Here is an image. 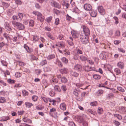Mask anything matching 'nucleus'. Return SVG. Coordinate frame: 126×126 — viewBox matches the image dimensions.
<instances>
[{
    "label": "nucleus",
    "mask_w": 126,
    "mask_h": 126,
    "mask_svg": "<svg viewBox=\"0 0 126 126\" xmlns=\"http://www.w3.org/2000/svg\"><path fill=\"white\" fill-rule=\"evenodd\" d=\"M71 34L73 36L74 38H76L78 37L79 34L76 31L73 30L71 31Z\"/></svg>",
    "instance_id": "obj_8"
},
{
    "label": "nucleus",
    "mask_w": 126,
    "mask_h": 126,
    "mask_svg": "<svg viewBox=\"0 0 126 126\" xmlns=\"http://www.w3.org/2000/svg\"><path fill=\"white\" fill-rule=\"evenodd\" d=\"M32 13L35 15H37V19L41 22H43L44 19L45 17L41 14L38 11H33Z\"/></svg>",
    "instance_id": "obj_1"
},
{
    "label": "nucleus",
    "mask_w": 126,
    "mask_h": 126,
    "mask_svg": "<svg viewBox=\"0 0 126 126\" xmlns=\"http://www.w3.org/2000/svg\"><path fill=\"white\" fill-rule=\"evenodd\" d=\"M83 31L85 35L88 36L90 34V32L89 28L86 26L83 25L82 26Z\"/></svg>",
    "instance_id": "obj_3"
},
{
    "label": "nucleus",
    "mask_w": 126,
    "mask_h": 126,
    "mask_svg": "<svg viewBox=\"0 0 126 126\" xmlns=\"http://www.w3.org/2000/svg\"><path fill=\"white\" fill-rule=\"evenodd\" d=\"M18 16L20 19H22L23 17V15L22 14L20 13H18Z\"/></svg>",
    "instance_id": "obj_63"
},
{
    "label": "nucleus",
    "mask_w": 126,
    "mask_h": 126,
    "mask_svg": "<svg viewBox=\"0 0 126 126\" xmlns=\"http://www.w3.org/2000/svg\"><path fill=\"white\" fill-rule=\"evenodd\" d=\"M17 27L19 30H23L25 28L24 26L20 22H18Z\"/></svg>",
    "instance_id": "obj_11"
},
{
    "label": "nucleus",
    "mask_w": 126,
    "mask_h": 126,
    "mask_svg": "<svg viewBox=\"0 0 126 126\" xmlns=\"http://www.w3.org/2000/svg\"><path fill=\"white\" fill-rule=\"evenodd\" d=\"M62 61L64 63H67L68 62V60L65 57H63L62 58Z\"/></svg>",
    "instance_id": "obj_33"
},
{
    "label": "nucleus",
    "mask_w": 126,
    "mask_h": 126,
    "mask_svg": "<svg viewBox=\"0 0 126 126\" xmlns=\"http://www.w3.org/2000/svg\"><path fill=\"white\" fill-rule=\"evenodd\" d=\"M2 4L4 7L6 8L8 7L9 6L8 4L7 3L3 2Z\"/></svg>",
    "instance_id": "obj_55"
},
{
    "label": "nucleus",
    "mask_w": 126,
    "mask_h": 126,
    "mask_svg": "<svg viewBox=\"0 0 126 126\" xmlns=\"http://www.w3.org/2000/svg\"><path fill=\"white\" fill-rule=\"evenodd\" d=\"M79 57L82 61H85L87 60V57L84 55L80 56Z\"/></svg>",
    "instance_id": "obj_23"
},
{
    "label": "nucleus",
    "mask_w": 126,
    "mask_h": 126,
    "mask_svg": "<svg viewBox=\"0 0 126 126\" xmlns=\"http://www.w3.org/2000/svg\"><path fill=\"white\" fill-rule=\"evenodd\" d=\"M49 94L51 96H53L55 95V93L53 90H52L50 92Z\"/></svg>",
    "instance_id": "obj_48"
},
{
    "label": "nucleus",
    "mask_w": 126,
    "mask_h": 126,
    "mask_svg": "<svg viewBox=\"0 0 126 126\" xmlns=\"http://www.w3.org/2000/svg\"><path fill=\"white\" fill-rule=\"evenodd\" d=\"M80 39L83 44H86L89 42L88 36H84L82 34H80Z\"/></svg>",
    "instance_id": "obj_2"
},
{
    "label": "nucleus",
    "mask_w": 126,
    "mask_h": 126,
    "mask_svg": "<svg viewBox=\"0 0 126 126\" xmlns=\"http://www.w3.org/2000/svg\"><path fill=\"white\" fill-rule=\"evenodd\" d=\"M55 57V56L54 54H51L48 55L47 57V59L48 60H50Z\"/></svg>",
    "instance_id": "obj_28"
},
{
    "label": "nucleus",
    "mask_w": 126,
    "mask_h": 126,
    "mask_svg": "<svg viewBox=\"0 0 126 126\" xmlns=\"http://www.w3.org/2000/svg\"><path fill=\"white\" fill-rule=\"evenodd\" d=\"M84 9L87 11H90L92 9L91 5L88 4H84Z\"/></svg>",
    "instance_id": "obj_6"
},
{
    "label": "nucleus",
    "mask_w": 126,
    "mask_h": 126,
    "mask_svg": "<svg viewBox=\"0 0 126 126\" xmlns=\"http://www.w3.org/2000/svg\"><path fill=\"white\" fill-rule=\"evenodd\" d=\"M47 63V62L46 60H43L42 61H41L40 63V64L43 66L44 65L46 64Z\"/></svg>",
    "instance_id": "obj_46"
},
{
    "label": "nucleus",
    "mask_w": 126,
    "mask_h": 126,
    "mask_svg": "<svg viewBox=\"0 0 126 126\" xmlns=\"http://www.w3.org/2000/svg\"><path fill=\"white\" fill-rule=\"evenodd\" d=\"M29 26L31 27H33L34 25V21L33 20H30L29 23Z\"/></svg>",
    "instance_id": "obj_30"
},
{
    "label": "nucleus",
    "mask_w": 126,
    "mask_h": 126,
    "mask_svg": "<svg viewBox=\"0 0 126 126\" xmlns=\"http://www.w3.org/2000/svg\"><path fill=\"white\" fill-rule=\"evenodd\" d=\"M87 95V94L85 92H83L81 94V95L80 97H79L77 98V100L79 101H82L84 97L85 96Z\"/></svg>",
    "instance_id": "obj_7"
},
{
    "label": "nucleus",
    "mask_w": 126,
    "mask_h": 126,
    "mask_svg": "<svg viewBox=\"0 0 126 126\" xmlns=\"http://www.w3.org/2000/svg\"><path fill=\"white\" fill-rule=\"evenodd\" d=\"M18 23V22H16L15 21H12V24L13 25H14V26H16L17 27Z\"/></svg>",
    "instance_id": "obj_59"
},
{
    "label": "nucleus",
    "mask_w": 126,
    "mask_h": 126,
    "mask_svg": "<svg viewBox=\"0 0 126 126\" xmlns=\"http://www.w3.org/2000/svg\"><path fill=\"white\" fill-rule=\"evenodd\" d=\"M15 2L16 4L18 5H21L22 3L21 1L20 0H16Z\"/></svg>",
    "instance_id": "obj_62"
},
{
    "label": "nucleus",
    "mask_w": 126,
    "mask_h": 126,
    "mask_svg": "<svg viewBox=\"0 0 126 126\" xmlns=\"http://www.w3.org/2000/svg\"><path fill=\"white\" fill-rule=\"evenodd\" d=\"M39 37L37 36H34L33 37V40L34 42L38 41L39 40Z\"/></svg>",
    "instance_id": "obj_39"
},
{
    "label": "nucleus",
    "mask_w": 126,
    "mask_h": 126,
    "mask_svg": "<svg viewBox=\"0 0 126 126\" xmlns=\"http://www.w3.org/2000/svg\"><path fill=\"white\" fill-rule=\"evenodd\" d=\"M42 99H43V100L46 103H47L48 102V101H49L48 99H50V98H47L44 97H42Z\"/></svg>",
    "instance_id": "obj_45"
},
{
    "label": "nucleus",
    "mask_w": 126,
    "mask_h": 126,
    "mask_svg": "<svg viewBox=\"0 0 126 126\" xmlns=\"http://www.w3.org/2000/svg\"><path fill=\"white\" fill-rule=\"evenodd\" d=\"M117 75H118L121 73L120 70L118 68H115L114 69Z\"/></svg>",
    "instance_id": "obj_44"
},
{
    "label": "nucleus",
    "mask_w": 126,
    "mask_h": 126,
    "mask_svg": "<svg viewBox=\"0 0 126 126\" xmlns=\"http://www.w3.org/2000/svg\"><path fill=\"white\" fill-rule=\"evenodd\" d=\"M63 53L64 54L66 55H69L70 54V52L68 51H64Z\"/></svg>",
    "instance_id": "obj_58"
},
{
    "label": "nucleus",
    "mask_w": 126,
    "mask_h": 126,
    "mask_svg": "<svg viewBox=\"0 0 126 126\" xmlns=\"http://www.w3.org/2000/svg\"><path fill=\"white\" fill-rule=\"evenodd\" d=\"M93 78L95 80H98L100 79L101 78L100 75L98 74H95L93 76Z\"/></svg>",
    "instance_id": "obj_17"
},
{
    "label": "nucleus",
    "mask_w": 126,
    "mask_h": 126,
    "mask_svg": "<svg viewBox=\"0 0 126 126\" xmlns=\"http://www.w3.org/2000/svg\"><path fill=\"white\" fill-rule=\"evenodd\" d=\"M6 102V100L3 97H0V103H4Z\"/></svg>",
    "instance_id": "obj_31"
},
{
    "label": "nucleus",
    "mask_w": 126,
    "mask_h": 126,
    "mask_svg": "<svg viewBox=\"0 0 126 126\" xmlns=\"http://www.w3.org/2000/svg\"><path fill=\"white\" fill-rule=\"evenodd\" d=\"M79 57L78 54L77 53H75L74 55L73 58L76 60H77L78 59Z\"/></svg>",
    "instance_id": "obj_34"
},
{
    "label": "nucleus",
    "mask_w": 126,
    "mask_h": 126,
    "mask_svg": "<svg viewBox=\"0 0 126 126\" xmlns=\"http://www.w3.org/2000/svg\"><path fill=\"white\" fill-rule=\"evenodd\" d=\"M71 75L75 77H78L79 75V74L75 72L72 71L71 72Z\"/></svg>",
    "instance_id": "obj_27"
},
{
    "label": "nucleus",
    "mask_w": 126,
    "mask_h": 126,
    "mask_svg": "<svg viewBox=\"0 0 126 126\" xmlns=\"http://www.w3.org/2000/svg\"><path fill=\"white\" fill-rule=\"evenodd\" d=\"M117 89L118 90L122 92H125V90L124 89L120 87H118Z\"/></svg>",
    "instance_id": "obj_54"
},
{
    "label": "nucleus",
    "mask_w": 126,
    "mask_h": 126,
    "mask_svg": "<svg viewBox=\"0 0 126 126\" xmlns=\"http://www.w3.org/2000/svg\"><path fill=\"white\" fill-rule=\"evenodd\" d=\"M25 105L26 107L28 108H30L33 106V104L32 103L29 102H25Z\"/></svg>",
    "instance_id": "obj_25"
},
{
    "label": "nucleus",
    "mask_w": 126,
    "mask_h": 126,
    "mask_svg": "<svg viewBox=\"0 0 126 126\" xmlns=\"http://www.w3.org/2000/svg\"><path fill=\"white\" fill-rule=\"evenodd\" d=\"M82 124L84 126H87L88 124L87 122L85 121H84L82 122Z\"/></svg>",
    "instance_id": "obj_64"
},
{
    "label": "nucleus",
    "mask_w": 126,
    "mask_h": 126,
    "mask_svg": "<svg viewBox=\"0 0 126 126\" xmlns=\"http://www.w3.org/2000/svg\"><path fill=\"white\" fill-rule=\"evenodd\" d=\"M114 117H117V118L119 120H121L122 119V117L119 114H114Z\"/></svg>",
    "instance_id": "obj_38"
},
{
    "label": "nucleus",
    "mask_w": 126,
    "mask_h": 126,
    "mask_svg": "<svg viewBox=\"0 0 126 126\" xmlns=\"http://www.w3.org/2000/svg\"><path fill=\"white\" fill-rule=\"evenodd\" d=\"M114 97V94L112 93H110L108 94L107 95V98L108 99H110L111 98H113Z\"/></svg>",
    "instance_id": "obj_18"
},
{
    "label": "nucleus",
    "mask_w": 126,
    "mask_h": 126,
    "mask_svg": "<svg viewBox=\"0 0 126 126\" xmlns=\"http://www.w3.org/2000/svg\"><path fill=\"white\" fill-rule=\"evenodd\" d=\"M56 111V109L55 108H52L50 110V114H51L53 112H54Z\"/></svg>",
    "instance_id": "obj_43"
},
{
    "label": "nucleus",
    "mask_w": 126,
    "mask_h": 126,
    "mask_svg": "<svg viewBox=\"0 0 126 126\" xmlns=\"http://www.w3.org/2000/svg\"><path fill=\"white\" fill-rule=\"evenodd\" d=\"M97 105V103L96 101L91 102L90 103V105L93 106H96Z\"/></svg>",
    "instance_id": "obj_35"
},
{
    "label": "nucleus",
    "mask_w": 126,
    "mask_h": 126,
    "mask_svg": "<svg viewBox=\"0 0 126 126\" xmlns=\"http://www.w3.org/2000/svg\"><path fill=\"white\" fill-rule=\"evenodd\" d=\"M2 121H5L9 119V117L8 116L3 117H2Z\"/></svg>",
    "instance_id": "obj_53"
},
{
    "label": "nucleus",
    "mask_w": 126,
    "mask_h": 126,
    "mask_svg": "<svg viewBox=\"0 0 126 126\" xmlns=\"http://www.w3.org/2000/svg\"><path fill=\"white\" fill-rule=\"evenodd\" d=\"M107 52L103 51L100 54V58L102 59H105L106 57Z\"/></svg>",
    "instance_id": "obj_13"
},
{
    "label": "nucleus",
    "mask_w": 126,
    "mask_h": 126,
    "mask_svg": "<svg viewBox=\"0 0 126 126\" xmlns=\"http://www.w3.org/2000/svg\"><path fill=\"white\" fill-rule=\"evenodd\" d=\"M83 69L85 71H89L91 70H94L95 69L94 67H89L88 65L83 66Z\"/></svg>",
    "instance_id": "obj_5"
},
{
    "label": "nucleus",
    "mask_w": 126,
    "mask_h": 126,
    "mask_svg": "<svg viewBox=\"0 0 126 126\" xmlns=\"http://www.w3.org/2000/svg\"><path fill=\"white\" fill-rule=\"evenodd\" d=\"M49 101L50 102H52V104L53 105H55V102L56 101V100H51L50 99H48Z\"/></svg>",
    "instance_id": "obj_50"
},
{
    "label": "nucleus",
    "mask_w": 126,
    "mask_h": 126,
    "mask_svg": "<svg viewBox=\"0 0 126 126\" xmlns=\"http://www.w3.org/2000/svg\"><path fill=\"white\" fill-rule=\"evenodd\" d=\"M21 76V74L19 72H16L15 74V76L16 78H19Z\"/></svg>",
    "instance_id": "obj_42"
},
{
    "label": "nucleus",
    "mask_w": 126,
    "mask_h": 126,
    "mask_svg": "<svg viewBox=\"0 0 126 126\" xmlns=\"http://www.w3.org/2000/svg\"><path fill=\"white\" fill-rule=\"evenodd\" d=\"M67 79L65 77H63L61 78V81L62 83H65L67 82Z\"/></svg>",
    "instance_id": "obj_24"
},
{
    "label": "nucleus",
    "mask_w": 126,
    "mask_h": 126,
    "mask_svg": "<svg viewBox=\"0 0 126 126\" xmlns=\"http://www.w3.org/2000/svg\"><path fill=\"white\" fill-rule=\"evenodd\" d=\"M47 36L51 39L52 40H54V37L52 36L51 34L49 32H48L46 34Z\"/></svg>",
    "instance_id": "obj_20"
},
{
    "label": "nucleus",
    "mask_w": 126,
    "mask_h": 126,
    "mask_svg": "<svg viewBox=\"0 0 126 126\" xmlns=\"http://www.w3.org/2000/svg\"><path fill=\"white\" fill-rule=\"evenodd\" d=\"M119 111L122 114H124L126 112V108L125 107H121L119 108Z\"/></svg>",
    "instance_id": "obj_15"
},
{
    "label": "nucleus",
    "mask_w": 126,
    "mask_h": 126,
    "mask_svg": "<svg viewBox=\"0 0 126 126\" xmlns=\"http://www.w3.org/2000/svg\"><path fill=\"white\" fill-rule=\"evenodd\" d=\"M13 13V11L12 9H9L7 11V14L9 16H11Z\"/></svg>",
    "instance_id": "obj_22"
},
{
    "label": "nucleus",
    "mask_w": 126,
    "mask_h": 126,
    "mask_svg": "<svg viewBox=\"0 0 126 126\" xmlns=\"http://www.w3.org/2000/svg\"><path fill=\"white\" fill-rule=\"evenodd\" d=\"M90 15L91 16L93 17H95L97 14V12L96 10H92L90 13Z\"/></svg>",
    "instance_id": "obj_12"
},
{
    "label": "nucleus",
    "mask_w": 126,
    "mask_h": 126,
    "mask_svg": "<svg viewBox=\"0 0 126 126\" xmlns=\"http://www.w3.org/2000/svg\"><path fill=\"white\" fill-rule=\"evenodd\" d=\"M54 23L56 25H58L59 24L60 20L58 18H57L55 19Z\"/></svg>",
    "instance_id": "obj_32"
},
{
    "label": "nucleus",
    "mask_w": 126,
    "mask_h": 126,
    "mask_svg": "<svg viewBox=\"0 0 126 126\" xmlns=\"http://www.w3.org/2000/svg\"><path fill=\"white\" fill-rule=\"evenodd\" d=\"M74 69L78 71H80L82 69V66L80 64H77L74 66Z\"/></svg>",
    "instance_id": "obj_14"
},
{
    "label": "nucleus",
    "mask_w": 126,
    "mask_h": 126,
    "mask_svg": "<svg viewBox=\"0 0 126 126\" xmlns=\"http://www.w3.org/2000/svg\"><path fill=\"white\" fill-rule=\"evenodd\" d=\"M60 108L62 110L64 111L66 110V105L64 103H61L60 105Z\"/></svg>",
    "instance_id": "obj_9"
},
{
    "label": "nucleus",
    "mask_w": 126,
    "mask_h": 126,
    "mask_svg": "<svg viewBox=\"0 0 126 126\" xmlns=\"http://www.w3.org/2000/svg\"><path fill=\"white\" fill-rule=\"evenodd\" d=\"M114 123L115 125L117 126H119L120 124V123L117 121H115L114 122Z\"/></svg>",
    "instance_id": "obj_60"
},
{
    "label": "nucleus",
    "mask_w": 126,
    "mask_h": 126,
    "mask_svg": "<svg viewBox=\"0 0 126 126\" xmlns=\"http://www.w3.org/2000/svg\"><path fill=\"white\" fill-rule=\"evenodd\" d=\"M78 121L79 122L81 123L84 121L82 117L81 116H78L77 117Z\"/></svg>",
    "instance_id": "obj_26"
},
{
    "label": "nucleus",
    "mask_w": 126,
    "mask_h": 126,
    "mask_svg": "<svg viewBox=\"0 0 126 126\" xmlns=\"http://www.w3.org/2000/svg\"><path fill=\"white\" fill-rule=\"evenodd\" d=\"M60 72L62 74H66L68 72V70L66 68H63L61 69Z\"/></svg>",
    "instance_id": "obj_19"
},
{
    "label": "nucleus",
    "mask_w": 126,
    "mask_h": 126,
    "mask_svg": "<svg viewBox=\"0 0 126 126\" xmlns=\"http://www.w3.org/2000/svg\"><path fill=\"white\" fill-rule=\"evenodd\" d=\"M113 18L115 20V23L116 24H117L119 23L118 18L117 17L114 16L113 17Z\"/></svg>",
    "instance_id": "obj_56"
},
{
    "label": "nucleus",
    "mask_w": 126,
    "mask_h": 126,
    "mask_svg": "<svg viewBox=\"0 0 126 126\" xmlns=\"http://www.w3.org/2000/svg\"><path fill=\"white\" fill-rule=\"evenodd\" d=\"M52 17L51 16H50L49 17H47V21L48 23L50 22L52 19Z\"/></svg>",
    "instance_id": "obj_52"
},
{
    "label": "nucleus",
    "mask_w": 126,
    "mask_h": 126,
    "mask_svg": "<svg viewBox=\"0 0 126 126\" xmlns=\"http://www.w3.org/2000/svg\"><path fill=\"white\" fill-rule=\"evenodd\" d=\"M66 20L69 21L71 20L72 19V17L69 16L68 14H67L66 16Z\"/></svg>",
    "instance_id": "obj_57"
},
{
    "label": "nucleus",
    "mask_w": 126,
    "mask_h": 126,
    "mask_svg": "<svg viewBox=\"0 0 126 126\" xmlns=\"http://www.w3.org/2000/svg\"><path fill=\"white\" fill-rule=\"evenodd\" d=\"M103 112V109L102 108L99 107L98 108L97 110L98 113L99 114H101Z\"/></svg>",
    "instance_id": "obj_36"
},
{
    "label": "nucleus",
    "mask_w": 126,
    "mask_h": 126,
    "mask_svg": "<svg viewBox=\"0 0 126 126\" xmlns=\"http://www.w3.org/2000/svg\"><path fill=\"white\" fill-rule=\"evenodd\" d=\"M8 82L10 83H15L16 81L14 80H12L11 79H8L7 80Z\"/></svg>",
    "instance_id": "obj_40"
},
{
    "label": "nucleus",
    "mask_w": 126,
    "mask_h": 126,
    "mask_svg": "<svg viewBox=\"0 0 126 126\" xmlns=\"http://www.w3.org/2000/svg\"><path fill=\"white\" fill-rule=\"evenodd\" d=\"M54 88L55 91L60 92L61 91V90L58 85H55L54 86Z\"/></svg>",
    "instance_id": "obj_21"
},
{
    "label": "nucleus",
    "mask_w": 126,
    "mask_h": 126,
    "mask_svg": "<svg viewBox=\"0 0 126 126\" xmlns=\"http://www.w3.org/2000/svg\"><path fill=\"white\" fill-rule=\"evenodd\" d=\"M22 93L24 96L28 95V92L25 90H22Z\"/></svg>",
    "instance_id": "obj_47"
},
{
    "label": "nucleus",
    "mask_w": 126,
    "mask_h": 126,
    "mask_svg": "<svg viewBox=\"0 0 126 126\" xmlns=\"http://www.w3.org/2000/svg\"><path fill=\"white\" fill-rule=\"evenodd\" d=\"M84 85L85 86V84H81L80 83H78L76 84L77 87L78 88H80Z\"/></svg>",
    "instance_id": "obj_51"
},
{
    "label": "nucleus",
    "mask_w": 126,
    "mask_h": 126,
    "mask_svg": "<svg viewBox=\"0 0 126 126\" xmlns=\"http://www.w3.org/2000/svg\"><path fill=\"white\" fill-rule=\"evenodd\" d=\"M32 98L33 101L35 102L38 99V97L36 95H34L32 96Z\"/></svg>",
    "instance_id": "obj_37"
},
{
    "label": "nucleus",
    "mask_w": 126,
    "mask_h": 126,
    "mask_svg": "<svg viewBox=\"0 0 126 126\" xmlns=\"http://www.w3.org/2000/svg\"><path fill=\"white\" fill-rule=\"evenodd\" d=\"M68 125L69 126H76L74 123L73 121H69Z\"/></svg>",
    "instance_id": "obj_49"
},
{
    "label": "nucleus",
    "mask_w": 126,
    "mask_h": 126,
    "mask_svg": "<svg viewBox=\"0 0 126 126\" xmlns=\"http://www.w3.org/2000/svg\"><path fill=\"white\" fill-rule=\"evenodd\" d=\"M73 93L77 97V98H79L78 96L79 93V91L77 90H76L73 91Z\"/></svg>",
    "instance_id": "obj_29"
},
{
    "label": "nucleus",
    "mask_w": 126,
    "mask_h": 126,
    "mask_svg": "<svg viewBox=\"0 0 126 126\" xmlns=\"http://www.w3.org/2000/svg\"><path fill=\"white\" fill-rule=\"evenodd\" d=\"M61 89L63 92H65L67 90L66 86L64 85H62L61 87Z\"/></svg>",
    "instance_id": "obj_41"
},
{
    "label": "nucleus",
    "mask_w": 126,
    "mask_h": 126,
    "mask_svg": "<svg viewBox=\"0 0 126 126\" xmlns=\"http://www.w3.org/2000/svg\"><path fill=\"white\" fill-rule=\"evenodd\" d=\"M118 66L120 68L123 69L124 67V64L123 62H120L117 64Z\"/></svg>",
    "instance_id": "obj_16"
},
{
    "label": "nucleus",
    "mask_w": 126,
    "mask_h": 126,
    "mask_svg": "<svg viewBox=\"0 0 126 126\" xmlns=\"http://www.w3.org/2000/svg\"><path fill=\"white\" fill-rule=\"evenodd\" d=\"M98 12L102 15H104L105 13V9L101 6H99L98 7Z\"/></svg>",
    "instance_id": "obj_4"
},
{
    "label": "nucleus",
    "mask_w": 126,
    "mask_h": 126,
    "mask_svg": "<svg viewBox=\"0 0 126 126\" xmlns=\"http://www.w3.org/2000/svg\"><path fill=\"white\" fill-rule=\"evenodd\" d=\"M51 4L52 6L54 7L57 8L59 7V3L56 1H53L51 2Z\"/></svg>",
    "instance_id": "obj_10"
},
{
    "label": "nucleus",
    "mask_w": 126,
    "mask_h": 126,
    "mask_svg": "<svg viewBox=\"0 0 126 126\" xmlns=\"http://www.w3.org/2000/svg\"><path fill=\"white\" fill-rule=\"evenodd\" d=\"M120 32L119 31H117L115 32V35L116 36H119L120 35Z\"/></svg>",
    "instance_id": "obj_61"
}]
</instances>
